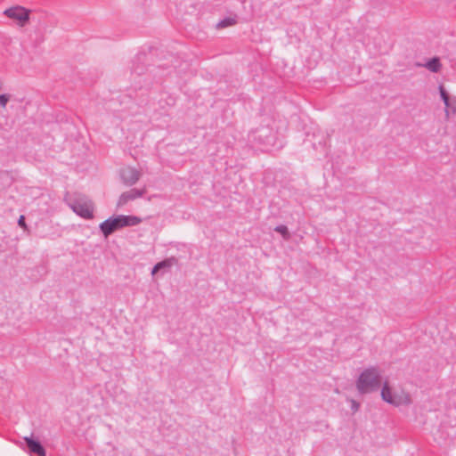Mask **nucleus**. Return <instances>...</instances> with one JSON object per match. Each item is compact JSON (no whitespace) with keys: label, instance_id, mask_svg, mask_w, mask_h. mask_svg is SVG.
Segmentation results:
<instances>
[{"label":"nucleus","instance_id":"1","mask_svg":"<svg viewBox=\"0 0 456 456\" xmlns=\"http://www.w3.org/2000/svg\"><path fill=\"white\" fill-rule=\"evenodd\" d=\"M381 385V375L377 367L365 369L356 380V388L361 394L376 391Z\"/></svg>","mask_w":456,"mask_h":456},{"label":"nucleus","instance_id":"2","mask_svg":"<svg viewBox=\"0 0 456 456\" xmlns=\"http://www.w3.org/2000/svg\"><path fill=\"white\" fill-rule=\"evenodd\" d=\"M141 218L134 216H118L109 218L100 224V229L105 237H108L115 231L126 226H134L141 223Z\"/></svg>","mask_w":456,"mask_h":456},{"label":"nucleus","instance_id":"3","mask_svg":"<svg viewBox=\"0 0 456 456\" xmlns=\"http://www.w3.org/2000/svg\"><path fill=\"white\" fill-rule=\"evenodd\" d=\"M68 205L80 217L94 218V205L87 196L77 193L68 200Z\"/></svg>","mask_w":456,"mask_h":456},{"label":"nucleus","instance_id":"4","mask_svg":"<svg viewBox=\"0 0 456 456\" xmlns=\"http://www.w3.org/2000/svg\"><path fill=\"white\" fill-rule=\"evenodd\" d=\"M381 397L385 402L395 406L409 404L411 403V397L408 394L393 395L387 381L383 384Z\"/></svg>","mask_w":456,"mask_h":456},{"label":"nucleus","instance_id":"5","mask_svg":"<svg viewBox=\"0 0 456 456\" xmlns=\"http://www.w3.org/2000/svg\"><path fill=\"white\" fill-rule=\"evenodd\" d=\"M8 18L18 20L23 26L29 20V11L22 6H14L6 9L4 12Z\"/></svg>","mask_w":456,"mask_h":456},{"label":"nucleus","instance_id":"6","mask_svg":"<svg viewBox=\"0 0 456 456\" xmlns=\"http://www.w3.org/2000/svg\"><path fill=\"white\" fill-rule=\"evenodd\" d=\"M120 176L126 186H132L139 181L141 173L136 168L128 167L121 170Z\"/></svg>","mask_w":456,"mask_h":456},{"label":"nucleus","instance_id":"7","mask_svg":"<svg viewBox=\"0 0 456 456\" xmlns=\"http://www.w3.org/2000/svg\"><path fill=\"white\" fill-rule=\"evenodd\" d=\"M145 187L142 189H131L130 191L123 192L118 199V206H124L127 202L142 197L146 193Z\"/></svg>","mask_w":456,"mask_h":456},{"label":"nucleus","instance_id":"8","mask_svg":"<svg viewBox=\"0 0 456 456\" xmlns=\"http://www.w3.org/2000/svg\"><path fill=\"white\" fill-rule=\"evenodd\" d=\"M25 442L30 452H33L38 456H45L46 452L45 448L38 441H35L32 438L25 437Z\"/></svg>","mask_w":456,"mask_h":456},{"label":"nucleus","instance_id":"9","mask_svg":"<svg viewBox=\"0 0 456 456\" xmlns=\"http://www.w3.org/2000/svg\"><path fill=\"white\" fill-rule=\"evenodd\" d=\"M175 262V258H167L161 262H159L155 266L153 267L151 271V274H155L158 271L164 269V268H170Z\"/></svg>","mask_w":456,"mask_h":456},{"label":"nucleus","instance_id":"10","mask_svg":"<svg viewBox=\"0 0 456 456\" xmlns=\"http://www.w3.org/2000/svg\"><path fill=\"white\" fill-rule=\"evenodd\" d=\"M425 66L432 72H438L442 67L440 60L436 57L428 61Z\"/></svg>","mask_w":456,"mask_h":456},{"label":"nucleus","instance_id":"11","mask_svg":"<svg viewBox=\"0 0 456 456\" xmlns=\"http://www.w3.org/2000/svg\"><path fill=\"white\" fill-rule=\"evenodd\" d=\"M274 231L281 233L284 240H288L290 238V234L286 225L281 224L274 228Z\"/></svg>","mask_w":456,"mask_h":456},{"label":"nucleus","instance_id":"12","mask_svg":"<svg viewBox=\"0 0 456 456\" xmlns=\"http://www.w3.org/2000/svg\"><path fill=\"white\" fill-rule=\"evenodd\" d=\"M235 23H236L235 19H233V18H226V19L222 20L217 24V27H218V28H226V27H229V26L234 25Z\"/></svg>","mask_w":456,"mask_h":456},{"label":"nucleus","instance_id":"13","mask_svg":"<svg viewBox=\"0 0 456 456\" xmlns=\"http://www.w3.org/2000/svg\"><path fill=\"white\" fill-rule=\"evenodd\" d=\"M439 91H440V95H441V98L443 99L444 101V103L446 107H449V95L447 94V92L445 91V89L444 88L443 86H439Z\"/></svg>","mask_w":456,"mask_h":456},{"label":"nucleus","instance_id":"14","mask_svg":"<svg viewBox=\"0 0 456 456\" xmlns=\"http://www.w3.org/2000/svg\"><path fill=\"white\" fill-rule=\"evenodd\" d=\"M10 100V95L8 94H1L0 95V105L4 108Z\"/></svg>","mask_w":456,"mask_h":456},{"label":"nucleus","instance_id":"15","mask_svg":"<svg viewBox=\"0 0 456 456\" xmlns=\"http://www.w3.org/2000/svg\"><path fill=\"white\" fill-rule=\"evenodd\" d=\"M18 224H19L20 227L24 228V229H26V228H27V224H26V223H25V216H20V218H19V220H18Z\"/></svg>","mask_w":456,"mask_h":456},{"label":"nucleus","instance_id":"16","mask_svg":"<svg viewBox=\"0 0 456 456\" xmlns=\"http://www.w3.org/2000/svg\"><path fill=\"white\" fill-rule=\"evenodd\" d=\"M359 407H360V404L356 401L352 400V409H353V411H357Z\"/></svg>","mask_w":456,"mask_h":456}]
</instances>
